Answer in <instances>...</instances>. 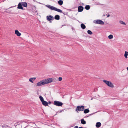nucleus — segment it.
I'll list each match as a JSON object with an SVG mask.
<instances>
[{"label":"nucleus","mask_w":128,"mask_h":128,"mask_svg":"<svg viewBox=\"0 0 128 128\" xmlns=\"http://www.w3.org/2000/svg\"><path fill=\"white\" fill-rule=\"evenodd\" d=\"M62 78L61 77H60L58 78V80L60 81H61L62 80Z\"/></svg>","instance_id":"obj_30"},{"label":"nucleus","mask_w":128,"mask_h":128,"mask_svg":"<svg viewBox=\"0 0 128 128\" xmlns=\"http://www.w3.org/2000/svg\"><path fill=\"white\" fill-rule=\"evenodd\" d=\"M54 104L56 106H60L63 105V103L61 102L55 100L54 102Z\"/></svg>","instance_id":"obj_4"},{"label":"nucleus","mask_w":128,"mask_h":128,"mask_svg":"<svg viewBox=\"0 0 128 128\" xmlns=\"http://www.w3.org/2000/svg\"><path fill=\"white\" fill-rule=\"evenodd\" d=\"M94 23L100 24H104V22L102 20H94L93 21Z\"/></svg>","instance_id":"obj_5"},{"label":"nucleus","mask_w":128,"mask_h":128,"mask_svg":"<svg viewBox=\"0 0 128 128\" xmlns=\"http://www.w3.org/2000/svg\"><path fill=\"white\" fill-rule=\"evenodd\" d=\"M101 124L100 122H97L96 123V128H99L101 126Z\"/></svg>","instance_id":"obj_13"},{"label":"nucleus","mask_w":128,"mask_h":128,"mask_svg":"<svg viewBox=\"0 0 128 128\" xmlns=\"http://www.w3.org/2000/svg\"><path fill=\"white\" fill-rule=\"evenodd\" d=\"M45 84V82L44 80L38 82L37 83V86H39Z\"/></svg>","instance_id":"obj_8"},{"label":"nucleus","mask_w":128,"mask_h":128,"mask_svg":"<svg viewBox=\"0 0 128 128\" xmlns=\"http://www.w3.org/2000/svg\"><path fill=\"white\" fill-rule=\"evenodd\" d=\"M81 28L83 29H84L86 28V26L84 24H80Z\"/></svg>","instance_id":"obj_17"},{"label":"nucleus","mask_w":128,"mask_h":128,"mask_svg":"<svg viewBox=\"0 0 128 128\" xmlns=\"http://www.w3.org/2000/svg\"><path fill=\"white\" fill-rule=\"evenodd\" d=\"M84 9V8L82 6H80L78 7V12H82Z\"/></svg>","instance_id":"obj_10"},{"label":"nucleus","mask_w":128,"mask_h":128,"mask_svg":"<svg viewBox=\"0 0 128 128\" xmlns=\"http://www.w3.org/2000/svg\"><path fill=\"white\" fill-rule=\"evenodd\" d=\"M62 112V111H60V112Z\"/></svg>","instance_id":"obj_41"},{"label":"nucleus","mask_w":128,"mask_h":128,"mask_svg":"<svg viewBox=\"0 0 128 128\" xmlns=\"http://www.w3.org/2000/svg\"><path fill=\"white\" fill-rule=\"evenodd\" d=\"M88 33L90 35H91L92 34V32L90 30H88L87 31Z\"/></svg>","instance_id":"obj_24"},{"label":"nucleus","mask_w":128,"mask_h":128,"mask_svg":"<svg viewBox=\"0 0 128 128\" xmlns=\"http://www.w3.org/2000/svg\"><path fill=\"white\" fill-rule=\"evenodd\" d=\"M90 8V6L89 5H86L85 7V8L87 10H89Z\"/></svg>","instance_id":"obj_22"},{"label":"nucleus","mask_w":128,"mask_h":128,"mask_svg":"<svg viewBox=\"0 0 128 128\" xmlns=\"http://www.w3.org/2000/svg\"><path fill=\"white\" fill-rule=\"evenodd\" d=\"M15 33L18 36H19L21 35V34L17 30H16L15 31Z\"/></svg>","instance_id":"obj_11"},{"label":"nucleus","mask_w":128,"mask_h":128,"mask_svg":"<svg viewBox=\"0 0 128 128\" xmlns=\"http://www.w3.org/2000/svg\"><path fill=\"white\" fill-rule=\"evenodd\" d=\"M128 52L127 51H125L124 56L126 58H128Z\"/></svg>","instance_id":"obj_20"},{"label":"nucleus","mask_w":128,"mask_h":128,"mask_svg":"<svg viewBox=\"0 0 128 128\" xmlns=\"http://www.w3.org/2000/svg\"><path fill=\"white\" fill-rule=\"evenodd\" d=\"M96 112H94V113H92V114H89L88 115V116H91V115L93 114H94L95 113H96Z\"/></svg>","instance_id":"obj_29"},{"label":"nucleus","mask_w":128,"mask_h":128,"mask_svg":"<svg viewBox=\"0 0 128 128\" xmlns=\"http://www.w3.org/2000/svg\"><path fill=\"white\" fill-rule=\"evenodd\" d=\"M110 16V15L109 14H108V15L107 17H108Z\"/></svg>","instance_id":"obj_34"},{"label":"nucleus","mask_w":128,"mask_h":128,"mask_svg":"<svg viewBox=\"0 0 128 128\" xmlns=\"http://www.w3.org/2000/svg\"><path fill=\"white\" fill-rule=\"evenodd\" d=\"M63 3V1L62 0H60L58 1V3L60 6H61L62 5Z\"/></svg>","instance_id":"obj_16"},{"label":"nucleus","mask_w":128,"mask_h":128,"mask_svg":"<svg viewBox=\"0 0 128 128\" xmlns=\"http://www.w3.org/2000/svg\"><path fill=\"white\" fill-rule=\"evenodd\" d=\"M99 4V5H100V4Z\"/></svg>","instance_id":"obj_40"},{"label":"nucleus","mask_w":128,"mask_h":128,"mask_svg":"<svg viewBox=\"0 0 128 128\" xmlns=\"http://www.w3.org/2000/svg\"><path fill=\"white\" fill-rule=\"evenodd\" d=\"M67 10H69L70 11H71V9H67Z\"/></svg>","instance_id":"obj_33"},{"label":"nucleus","mask_w":128,"mask_h":128,"mask_svg":"<svg viewBox=\"0 0 128 128\" xmlns=\"http://www.w3.org/2000/svg\"><path fill=\"white\" fill-rule=\"evenodd\" d=\"M120 23L122 24H124L125 25H126V24L125 23V22L121 20L120 21Z\"/></svg>","instance_id":"obj_25"},{"label":"nucleus","mask_w":128,"mask_h":128,"mask_svg":"<svg viewBox=\"0 0 128 128\" xmlns=\"http://www.w3.org/2000/svg\"><path fill=\"white\" fill-rule=\"evenodd\" d=\"M42 103L44 106H49L48 104V102L44 100L42 102Z\"/></svg>","instance_id":"obj_12"},{"label":"nucleus","mask_w":128,"mask_h":128,"mask_svg":"<svg viewBox=\"0 0 128 128\" xmlns=\"http://www.w3.org/2000/svg\"><path fill=\"white\" fill-rule=\"evenodd\" d=\"M127 69L128 71V67H127Z\"/></svg>","instance_id":"obj_36"},{"label":"nucleus","mask_w":128,"mask_h":128,"mask_svg":"<svg viewBox=\"0 0 128 128\" xmlns=\"http://www.w3.org/2000/svg\"><path fill=\"white\" fill-rule=\"evenodd\" d=\"M86 116V117H88L89 116Z\"/></svg>","instance_id":"obj_39"},{"label":"nucleus","mask_w":128,"mask_h":128,"mask_svg":"<svg viewBox=\"0 0 128 128\" xmlns=\"http://www.w3.org/2000/svg\"><path fill=\"white\" fill-rule=\"evenodd\" d=\"M108 38L109 39H111L113 38V35L112 34H110L108 36Z\"/></svg>","instance_id":"obj_26"},{"label":"nucleus","mask_w":128,"mask_h":128,"mask_svg":"<svg viewBox=\"0 0 128 128\" xmlns=\"http://www.w3.org/2000/svg\"><path fill=\"white\" fill-rule=\"evenodd\" d=\"M74 128H78V126H75Z\"/></svg>","instance_id":"obj_32"},{"label":"nucleus","mask_w":128,"mask_h":128,"mask_svg":"<svg viewBox=\"0 0 128 128\" xmlns=\"http://www.w3.org/2000/svg\"><path fill=\"white\" fill-rule=\"evenodd\" d=\"M50 50L51 51H52L51 50V48H50Z\"/></svg>","instance_id":"obj_37"},{"label":"nucleus","mask_w":128,"mask_h":128,"mask_svg":"<svg viewBox=\"0 0 128 128\" xmlns=\"http://www.w3.org/2000/svg\"><path fill=\"white\" fill-rule=\"evenodd\" d=\"M36 79V78H30L29 79V81L32 83H33V81Z\"/></svg>","instance_id":"obj_21"},{"label":"nucleus","mask_w":128,"mask_h":128,"mask_svg":"<svg viewBox=\"0 0 128 128\" xmlns=\"http://www.w3.org/2000/svg\"><path fill=\"white\" fill-rule=\"evenodd\" d=\"M103 82L110 87L112 88H113L114 87L113 84L110 82L108 81L105 80H103Z\"/></svg>","instance_id":"obj_3"},{"label":"nucleus","mask_w":128,"mask_h":128,"mask_svg":"<svg viewBox=\"0 0 128 128\" xmlns=\"http://www.w3.org/2000/svg\"><path fill=\"white\" fill-rule=\"evenodd\" d=\"M51 104V102L50 101H49L48 102V104Z\"/></svg>","instance_id":"obj_31"},{"label":"nucleus","mask_w":128,"mask_h":128,"mask_svg":"<svg viewBox=\"0 0 128 128\" xmlns=\"http://www.w3.org/2000/svg\"><path fill=\"white\" fill-rule=\"evenodd\" d=\"M46 18L47 20L50 22H52L51 20H53L54 19V18L51 15L47 16Z\"/></svg>","instance_id":"obj_7"},{"label":"nucleus","mask_w":128,"mask_h":128,"mask_svg":"<svg viewBox=\"0 0 128 128\" xmlns=\"http://www.w3.org/2000/svg\"><path fill=\"white\" fill-rule=\"evenodd\" d=\"M84 109V106H77L76 110V111L77 112H78V111H83Z\"/></svg>","instance_id":"obj_2"},{"label":"nucleus","mask_w":128,"mask_h":128,"mask_svg":"<svg viewBox=\"0 0 128 128\" xmlns=\"http://www.w3.org/2000/svg\"><path fill=\"white\" fill-rule=\"evenodd\" d=\"M62 12V13H63V14H64V15H65V14L64 13H63Z\"/></svg>","instance_id":"obj_38"},{"label":"nucleus","mask_w":128,"mask_h":128,"mask_svg":"<svg viewBox=\"0 0 128 128\" xmlns=\"http://www.w3.org/2000/svg\"><path fill=\"white\" fill-rule=\"evenodd\" d=\"M83 128V127H79V128Z\"/></svg>","instance_id":"obj_35"},{"label":"nucleus","mask_w":128,"mask_h":128,"mask_svg":"<svg viewBox=\"0 0 128 128\" xmlns=\"http://www.w3.org/2000/svg\"><path fill=\"white\" fill-rule=\"evenodd\" d=\"M54 18L56 20H58L60 19V16L58 15H56L55 16Z\"/></svg>","instance_id":"obj_15"},{"label":"nucleus","mask_w":128,"mask_h":128,"mask_svg":"<svg viewBox=\"0 0 128 128\" xmlns=\"http://www.w3.org/2000/svg\"><path fill=\"white\" fill-rule=\"evenodd\" d=\"M22 4L21 3V2H19L18 4L17 8L18 9L24 10V8L22 6Z\"/></svg>","instance_id":"obj_9"},{"label":"nucleus","mask_w":128,"mask_h":128,"mask_svg":"<svg viewBox=\"0 0 128 128\" xmlns=\"http://www.w3.org/2000/svg\"><path fill=\"white\" fill-rule=\"evenodd\" d=\"M2 128H4V127L6 128L7 127H8V126L6 124H3L2 125Z\"/></svg>","instance_id":"obj_27"},{"label":"nucleus","mask_w":128,"mask_h":128,"mask_svg":"<svg viewBox=\"0 0 128 128\" xmlns=\"http://www.w3.org/2000/svg\"><path fill=\"white\" fill-rule=\"evenodd\" d=\"M46 6L51 10L56 11L58 12L62 13V11L60 9H58L57 8L52 6L50 5H47Z\"/></svg>","instance_id":"obj_1"},{"label":"nucleus","mask_w":128,"mask_h":128,"mask_svg":"<svg viewBox=\"0 0 128 128\" xmlns=\"http://www.w3.org/2000/svg\"><path fill=\"white\" fill-rule=\"evenodd\" d=\"M53 80V79L52 78H48L44 80L45 84H47L52 82Z\"/></svg>","instance_id":"obj_6"},{"label":"nucleus","mask_w":128,"mask_h":128,"mask_svg":"<svg viewBox=\"0 0 128 128\" xmlns=\"http://www.w3.org/2000/svg\"><path fill=\"white\" fill-rule=\"evenodd\" d=\"M84 113L85 114H86L89 112H90L89 110L88 109H86L84 110Z\"/></svg>","instance_id":"obj_19"},{"label":"nucleus","mask_w":128,"mask_h":128,"mask_svg":"<svg viewBox=\"0 0 128 128\" xmlns=\"http://www.w3.org/2000/svg\"><path fill=\"white\" fill-rule=\"evenodd\" d=\"M39 98H40L42 102L44 100L43 98L41 96H40L39 97Z\"/></svg>","instance_id":"obj_23"},{"label":"nucleus","mask_w":128,"mask_h":128,"mask_svg":"<svg viewBox=\"0 0 128 128\" xmlns=\"http://www.w3.org/2000/svg\"><path fill=\"white\" fill-rule=\"evenodd\" d=\"M83 4H84L83 3H82V5Z\"/></svg>","instance_id":"obj_42"},{"label":"nucleus","mask_w":128,"mask_h":128,"mask_svg":"<svg viewBox=\"0 0 128 128\" xmlns=\"http://www.w3.org/2000/svg\"><path fill=\"white\" fill-rule=\"evenodd\" d=\"M81 123L82 124H86V121L84 120L83 119H82L81 120Z\"/></svg>","instance_id":"obj_18"},{"label":"nucleus","mask_w":128,"mask_h":128,"mask_svg":"<svg viewBox=\"0 0 128 128\" xmlns=\"http://www.w3.org/2000/svg\"><path fill=\"white\" fill-rule=\"evenodd\" d=\"M20 124L19 123V122H17L15 124H14V126H17L18 125H19Z\"/></svg>","instance_id":"obj_28"},{"label":"nucleus","mask_w":128,"mask_h":128,"mask_svg":"<svg viewBox=\"0 0 128 128\" xmlns=\"http://www.w3.org/2000/svg\"><path fill=\"white\" fill-rule=\"evenodd\" d=\"M22 6L24 7H26L27 6V3L26 2H22Z\"/></svg>","instance_id":"obj_14"}]
</instances>
